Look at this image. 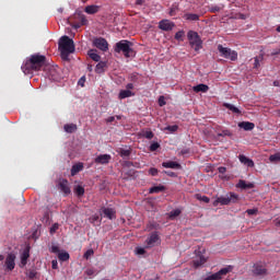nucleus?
Returning a JSON list of instances; mask_svg holds the SVG:
<instances>
[{
  "mask_svg": "<svg viewBox=\"0 0 280 280\" xmlns=\"http://www.w3.org/2000/svg\"><path fill=\"white\" fill-rule=\"evenodd\" d=\"M36 275H37L36 270H30L28 271V279H36Z\"/></svg>",
  "mask_w": 280,
  "mask_h": 280,
  "instance_id": "obj_51",
  "label": "nucleus"
},
{
  "mask_svg": "<svg viewBox=\"0 0 280 280\" xmlns=\"http://www.w3.org/2000/svg\"><path fill=\"white\" fill-rule=\"evenodd\" d=\"M119 154L121 159H128L132 154V151L130 149H120Z\"/></svg>",
  "mask_w": 280,
  "mask_h": 280,
  "instance_id": "obj_34",
  "label": "nucleus"
},
{
  "mask_svg": "<svg viewBox=\"0 0 280 280\" xmlns=\"http://www.w3.org/2000/svg\"><path fill=\"white\" fill-rule=\"evenodd\" d=\"M149 174H151V176H156V174H159V170L155 167H152L149 170Z\"/></svg>",
  "mask_w": 280,
  "mask_h": 280,
  "instance_id": "obj_54",
  "label": "nucleus"
},
{
  "mask_svg": "<svg viewBox=\"0 0 280 280\" xmlns=\"http://www.w3.org/2000/svg\"><path fill=\"white\" fill-rule=\"evenodd\" d=\"M232 270H233V267H231V266L224 267L221 270H219L218 272L206 277L203 280H222L223 277H226L229 275V272H231Z\"/></svg>",
  "mask_w": 280,
  "mask_h": 280,
  "instance_id": "obj_7",
  "label": "nucleus"
},
{
  "mask_svg": "<svg viewBox=\"0 0 280 280\" xmlns=\"http://www.w3.org/2000/svg\"><path fill=\"white\" fill-rule=\"evenodd\" d=\"M197 200H201L202 202L209 203L210 199L207 196L196 195Z\"/></svg>",
  "mask_w": 280,
  "mask_h": 280,
  "instance_id": "obj_48",
  "label": "nucleus"
},
{
  "mask_svg": "<svg viewBox=\"0 0 280 280\" xmlns=\"http://www.w3.org/2000/svg\"><path fill=\"white\" fill-rule=\"evenodd\" d=\"M271 56H280V48L277 49V50H273V51L271 52Z\"/></svg>",
  "mask_w": 280,
  "mask_h": 280,
  "instance_id": "obj_64",
  "label": "nucleus"
},
{
  "mask_svg": "<svg viewBox=\"0 0 280 280\" xmlns=\"http://www.w3.org/2000/svg\"><path fill=\"white\" fill-rule=\"evenodd\" d=\"M110 159H113L110 154H101L95 158L94 163L97 165H108V163H110Z\"/></svg>",
  "mask_w": 280,
  "mask_h": 280,
  "instance_id": "obj_11",
  "label": "nucleus"
},
{
  "mask_svg": "<svg viewBox=\"0 0 280 280\" xmlns=\"http://www.w3.org/2000/svg\"><path fill=\"white\" fill-rule=\"evenodd\" d=\"M183 36H185V31H178V32L175 34V40L183 42Z\"/></svg>",
  "mask_w": 280,
  "mask_h": 280,
  "instance_id": "obj_44",
  "label": "nucleus"
},
{
  "mask_svg": "<svg viewBox=\"0 0 280 280\" xmlns=\"http://www.w3.org/2000/svg\"><path fill=\"white\" fill-rule=\"evenodd\" d=\"M221 10H222V7H220V5L209 7V12H211L212 14H215L217 12H220Z\"/></svg>",
  "mask_w": 280,
  "mask_h": 280,
  "instance_id": "obj_42",
  "label": "nucleus"
},
{
  "mask_svg": "<svg viewBox=\"0 0 280 280\" xmlns=\"http://www.w3.org/2000/svg\"><path fill=\"white\" fill-rule=\"evenodd\" d=\"M261 60H264V55H260L259 57H255L254 69H259L261 67V65L259 63Z\"/></svg>",
  "mask_w": 280,
  "mask_h": 280,
  "instance_id": "obj_37",
  "label": "nucleus"
},
{
  "mask_svg": "<svg viewBox=\"0 0 280 280\" xmlns=\"http://www.w3.org/2000/svg\"><path fill=\"white\" fill-rule=\"evenodd\" d=\"M104 69H106V61H100L95 67V72L104 73Z\"/></svg>",
  "mask_w": 280,
  "mask_h": 280,
  "instance_id": "obj_32",
  "label": "nucleus"
},
{
  "mask_svg": "<svg viewBox=\"0 0 280 280\" xmlns=\"http://www.w3.org/2000/svg\"><path fill=\"white\" fill-rule=\"evenodd\" d=\"M194 268H200V266H205L207 264V258L205 256H200L199 258L192 260Z\"/></svg>",
  "mask_w": 280,
  "mask_h": 280,
  "instance_id": "obj_28",
  "label": "nucleus"
},
{
  "mask_svg": "<svg viewBox=\"0 0 280 280\" xmlns=\"http://www.w3.org/2000/svg\"><path fill=\"white\" fill-rule=\"evenodd\" d=\"M113 121H115V116H110L106 119L107 124H113Z\"/></svg>",
  "mask_w": 280,
  "mask_h": 280,
  "instance_id": "obj_62",
  "label": "nucleus"
},
{
  "mask_svg": "<svg viewBox=\"0 0 280 280\" xmlns=\"http://www.w3.org/2000/svg\"><path fill=\"white\" fill-rule=\"evenodd\" d=\"M218 170H219V174H226V167L220 166Z\"/></svg>",
  "mask_w": 280,
  "mask_h": 280,
  "instance_id": "obj_59",
  "label": "nucleus"
},
{
  "mask_svg": "<svg viewBox=\"0 0 280 280\" xmlns=\"http://www.w3.org/2000/svg\"><path fill=\"white\" fill-rule=\"evenodd\" d=\"M187 38L189 40V45L195 51H200L202 49V38L196 31H188Z\"/></svg>",
  "mask_w": 280,
  "mask_h": 280,
  "instance_id": "obj_4",
  "label": "nucleus"
},
{
  "mask_svg": "<svg viewBox=\"0 0 280 280\" xmlns=\"http://www.w3.org/2000/svg\"><path fill=\"white\" fill-rule=\"evenodd\" d=\"M3 266H4L5 272H12V270H14V268H16V254L9 253L7 255Z\"/></svg>",
  "mask_w": 280,
  "mask_h": 280,
  "instance_id": "obj_6",
  "label": "nucleus"
},
{
  "mask_svg": "<svg viewBox=\"0 0 280 280\" xmlns=\"http://www.w3.org/2000/svg\"><path fill=\"white\" fill-rule=\"evenodd\" d=\"M158 242H159V234L156 233H152L150 237L147 240V244L149 248H152V246H154V244H156Z\"/></svg>",
  "mask_w": 280,
  "mask_h": 280,
  "instance_id": "obj_22",
  "label": "nucleus"
},
{
  "mask_svg": "<svg viewBox=\"0 0 280 280\" xmlns=\"http://www.w3.org/2000/svg\"><path fill=\"white\" fill-rule=\"evenodd\" d=\"M74 19L80 23L82 26L89 25V20L86 19V15L82 13V11H75Z\"/></svg>",
  "mask_w": 280,
  "mask_h": 280,
  "instance_id": "obj_14",
  "label": "nucleus"
},
{
  "mask_svg": "<svg viewBox=\"0 0 280 280\" xmlns=\"http://www.w3.org/2000/svg\"><path fill=\"white\" fill-rule=\"evenodd\" d=\"M167 130H171V132H176V130H178V126L174 125V126H168Z\"/></svg>",
  "mask_w": 280,
  "mask_h": 280,
  "instance_id": "obj_58",
  "label": "nucleus"
},
{
  "mask_svg": "<svg viewBox=\"0 0 280 280\" xmlns=\"http://www.w3.org/2000/svg\"><path fill=\"white\" fill-rule=\"evenodd\" d=\"M238 128H242L243 130L250 131L255 130V125L250 121H242L238 122Z\"/></svg>",
  "mask_w": 280,
  "mask_h": 280,
  "instance_id": "obj_21",
  "label": "nucleus"
},
{
  "mask_svg": "<svg viewBox=\"0 0 280 280\" xmlns=\"http://www.w3.org/2000/svg\"><path fill=\"white\" fill-rule=\"evenodd\" d=\"M184 19L186 21H200V15H198L196 13H186V14H184Z\"/></svg>",
  "mask_w": 280,
  "mask_h": 280,
  "instance_id": "obj_30",
  "label": "nucleus"
},
{
  "mask_svg": "<svg viewBox=\"0 0 280 280\" xmlns=\"http://www.w3.org/2000/svg\"><path fill=\"white\" fill-rule=\"evenodd\" d=\"M114 51H116V54H124L125 58H132V56H135V49H132V42H129L127 39H121L120 42L116 43Z\"/></svg>",
  "mask_w": 280,
  "mask_h": 280,
  "instance_id": "obj_3",
  "label": "nucleus"
},
{
  "mask_svg": "<svg viewBox=\"0 0 280 280\" xmlns=\"http://www.w3.org/2000/svg\"><path fill=\"white\" fill-rule=\"evenodd\" d=\"M59 261H69V253L63 252L58 254Z\"/></svg>",
  "mask_w": 280,
  "mask_h": 280,
  "instance_id": "obj_38",
  "label": "nucleus"
},
{
  "mask_svg": "<svg viewBox=\"0 0 280 280\" xmlns=\"http://www.w3.org/2000/svg\"><path fill=\"white\" fill-rule=\"evenodd\" d=\"M30 259V249H24L21 254L20 268H25L27 266V260Z\"/></svg>",
  "mask_w": 280,
  "mask_h": 280,
  "instance_id": "obj_16",
  "label": "nucleus"
},
{
  "mask_svg": "<svg viewBox=\"0 0 280 280\" xmlns=\"http://www.w3.org/2000/svg\"><path fill=\"white\" fill-rule=\"evenodd\" d=\"M102 212L104 213L105 218H108V220H115L117 213L113 208H103Z\"/></svg>",
  "mask_w": 280,
  "mask_h": 280,
  "instance_id": "obj_17",
  "label": "nucleus"
},
{
  "mask_svg": "<svg viewBox=\"0 0 280 280\" xmlns=\"http://www.w3.org/2000/svg\"><path fill=\"white\" fill-rule=\"evenodd\" d=\"M162 167L170 168V170H180V164L178 162L168 161V162H163Z\"/></svg>",
  "mask_w": 280,
  "mask_h": 280,
  "instance_id": "obj_19",
  "label": "nucleus"
},
{
  "mask_svg": "<svg viewBox=\"0 0 280 280\" xmlns=\"http://www.w3.org/2000/svg\"><path fill=\"white\" fill-rule=\"evenodd\" d=\"M84 12L86 14H97V12H100V5H97V4L86 5L84 8Z\"/></svg>",
  "mask_w": 280,
  "mask_h": 280,
  "instance_id": "obj_20",
  "label": "nucleus"
},
{
  "mask_svg": "<svg viewBox=\"0 0 280 280\" xmlns=\"http://www.w3.org/2000/svg\"><path fill=\"white\" fill-rule=\"evenodd\" d=\"M88 55L92 60H94V62H100L102 60V57L97 55L96 49H90Z\"/></svg>",
  "mask_w": 280,
  "mask_h": 280,
  "instance_id": "obj_23",
  "label": "nucleus"
},
{
  "mask_svg": "<svg viewBox=\"0 0 280 280\" xmlns=\"http://www.w3.org/2000/svg\"><path fill=\"white\" fill-rule=\"evenodd\" d=\"M142 137H144V139H154V132H152V131H143L142 132Z\"/></svg>",
  "mask_w": 280,
  "mask_h": 280,
  "instance_id": "obj_45",
  "label": "nucleus"
},
{
  "mask_svg": "<svg viewBox=\"0 0 280 280\" xmlns=\"http://www.w3.org/2000/svg\"><path fill=\"white\" fill-rule=\"evenodd\" d=\"M126 89H127V91H132V89H135V84L128 83V84L126 85Z\"/></svg>",
  "mask_w": 280,
  "mask_h": 280,
  "instance_id": "obj_61",
  "label": "nucleus"
},
{
  "mask_svg": "<svg viewBox=\"0 0 280 280\" xmlns=\"http://www.w3.org/2000/svg\"><path fill=\"white\" fill-rule=\"evenodd\" d=\"M59 51L62 60H69V55L75 51L73 39L65 35L59 39Z\"/></svg>",
  "mask_w": 280,
  "mask_h": 280,
  "instance_id": "obj_2",
  "label": "nucleus"
},
{
  "mask_svg": "<svg viewBox=\"0 0 280 280\" xmlns=\"http://www.w3.org/2000/svg\"><path fill=\"white\" fill-rule=\"evenodd\" d=\"M63 129L66 130V132L71 135V133L75 132V130H78V125H75V124H68V125L63 126Z\"/></svg>",
  "mask_w": 280,
  "mask_h": 280,
  "instance_id": "obj_31",
  "label": "nucleus"
},
{
  "mask_svg": "<svg viewBox=\"0 0 280 280\" xmlns=\"http://www.w3.org/2000/svg\"><path fill=\"white\" fill-rule=\"evenodd\" d=\"M218 51L222 58H225L226 60H232V62H235L237 60V51L232 50L229 47H224L222 45H218Z\"/></svg>",
  "mask_w": 280,
  "mask_h": 280,
  "instance_id": "obj_5",
  "label": "nucleus"
},
{
  "mask_svg": "<svg viewBox=\"0 0 280 280\" xmlns=\"http://www.w3.org/2000/svg\"><path fill=\"white\" fill-rule=\"evenodd\" d=\"M161 191H165V186H153L150 188L149 194H161Z\"/></svg>",
  "mask_w": 280,
  "mask_h": 280,
  "instance_id": "obj_33",
  "label": "nucleus"
},
{
  "mask_svg": "<svg viewBox=\"0 0 280 280\" xmlns=\"http://www.w3.org/2000/svg\"><path fill=\"white\" fill-rule=\"evenodd\" d=\"M59 229L58 223L52 224V226L50 228V235H54V233H56V231Z\"/></svg>",
  "mask_w": 280,
  "mask_h": 280,
  "instance_id": "obj_50",
  "label": "nucleus"
},
{
  "mask_svg": "<svg viewBox=\"0 0 280 280\" xmlns=\"http://www.w3.org/2000/svg\"><path fill=\"white\" fill-rule=\"evenodd\" d=\"M238 161L243 163V165H246L247 167H255V162L246 158V155H238Z\"/></svg>",
  "mask_w": 280,
  "mask_h": 280,
  "instance_id": "obj_18",
  "label": "nucleus"
},
{
  "mask_svg": "<svg viewBox=\"0 0 280 280\" xmlns=\"http://www.w3.org/2000/svg\"><path fill=\"white\" fill-rule=\"evenodd\" d=\"M59 189L65 194V196H69L71 194V187H69V180L67 179H61L59 182Z\"/></svg>",
  "mask_w": 280,
  "mask_h": 280,
  "instance_id": "obj_13",
  "label": "nucleus"
},
{
  "mask_svg": "<svg viewBox=\"0 0 280 280\" xmlns=\"http://www.w3.org/2000/svg\"><path fill=\"white\" fill-rule=\"evenodd\" d=\"M47 75L50 80H58V78H60V71L58 70V67L48 66Z\"/></svg>",
  "mask_w": 280,
  "mask_h": 280,
  "instance_id": "obj_12",
  "label": "nucleus"
},
{
  "mask_svg": "<svg viewBox=\"0 0 280 280\" xmlns=\"http://www.w3.org/2000/svg\"><path fill=\"white\" fill-rule=\"evenodd\" d=\"M246 213H247V215H257V213H259V210L257 208L247 209Z\"/></svg>",
  "mask_w": 280,
  "mask_h": 280,
  "instance_id": "obj_49",
  "label": "nucleus"
},
{
  "mask_svg": "<svg viewBox=\"0 0 280 280\" xmlns=\"http://www.w3.org/2000/svg\"><path fill=\"white\" fill-rule=\"evenodd\" d=\"M223 106H224V108H228V110H231L235 115H242V110H240V108L235 107L231 103H224Z\"/></svg>",
  "mask_w": 280,
  "mask_h": 280,
  "instance_id": "obj_27",
  "label": "nucleus"
},
{
  "mask_svg": "<svg viewBox=\"0 0 280 280\" xmlns=\"http://www.w3.org/2000/svg\"><path fill=\"white\" fill-rule=\"evenodd\" d=\"M253 272L256 277H264L268 270L262 265H254Z\"/></svg>",
  "mask_w": 280,
  "mask_h": 280,
  "instance_id": "obj_15",
  "label": "nucleus"
},
{
  "mask_svg": "<svg viewBox=\"0 0 280 280\" xmlns=\"http://www.w3.org/2000/svg\"><path fill=\"white\" fill-rule=\"evenodd\" d=\"M51 268H52V270H58V260L51 261Z\"/></svg>",
  "mask_w": 280,
  "mask_h": 280,
  "instance_id": "obj_57",
  "label": "nucleus"
},
{
  "mask_svg": "<svg viewBox=\"0 0 280 280\" xmlns=\"http://www.w3.org/2000/svg\"><path fill=\"white\" fill-rule=\"evenodd\" d=\"M45 67H47V57L45 55L34 54L25 60L21 69L25 75H32L34 71H43Z\"/></svg>",
  "mask_w": 280,
  "mask_h": 280,
  "instance_id": "obj_1",
  "label": "nucleus"
},
{
  "mask_svg": "<svg viewBox=\"0 0 280 280\" xmlns=\"http://www.w3.org/2000/svg\"><path fill=\"white\" fill-rule=\"evenodd\" d=\"M158 102H159V106H165V104H167L165 102V96H160Z\"/></svg>",
  "mask_w": 280,
  "mask_h": 280,
  "instance_id": "obj_52",
  "label": "nucleus"
},
{
  "mask_svg": "<svg viewBox=\"0 0 280 280\" xmlns=\"http://www.w3.org/2000/svg\"><path fill=\"white\" fill-rule=\"evenodd\" d=\"M93 255H95V252L93 250V248L91 249H88L84 255H83V258L84 259H91V257H93Z\"/></svg>",
  "mask_w": 280,
  "mask_h": 280,
  "instance_id": "obj_41",
  "label": "nucleus"
},
{
  "mask_svg": "<svg viewBox=\"0 0 280 280\" xmlns=\"http://www.w3.org/2000/svg\"><path fill=\"white\" fill-rule=\"evenodd\" d=\"M86 82V78L85 77H82L80 80H79V82H78V84H79V86H84V83Z\"/></svg>",
  "mask_w": 280,
  "mask_h": 280,
  "instance_id": "obj_56",
  "label": "nucleus"
},
{
  "mask_svg": "<svg viewBox=\"0 0 280 280\" xmlns=\"http://www.w3.org/2000/svg\"><path fill=\"white\" fill-rule=\"evenodd\" d=\"M182 211L180 209H175V210H172L170 213H168V218L171 220H174V218H178V215H180Z\"/></svg>",
  "mask_w": 280,
  "mask_h": 280,
  "instance_id": "obj_36",
  "label": "nucleus"
},
{
  "mask_svg": "<svg viewBox=\"0 0 280 280\" xmlns=\"http://www.w3.org/2000/svg\"><path fill=\"white\" fill-rule=\"evenodd\" d=\"M93 47L101 51H108V42L104 37H96L92 42Z\"/></svg>",
  "mask_w": 280,
  "mask_h": 280,
  "instance_id": "obj_9",
  "label": "nucleus"
},
{
  "mask_svg": "<svg viewBox=\"0 0 280 280\" xmlns=\"http://www.w3.org/2000/svg\"><path fill=\"white\" fill-rule=\"evenodd\" d=\"M82 170H84V164H82V163L72 165L71 176H75V174H79V172H82Z\"/></svg>",
  "mask_w": 280,
  "mask_h": 280,
  "instance_id": "obj_25",
  "label": "nucleus"
},
{
  "mask_svg": "<svg viewBox=\"0 0 280 280\" xmlns=\"http://www.w3.org/2000/svg\"><path fill=\"white\" fill-rule=\"evenodd\" d=\"M50 250H51V253H55V254L59 253L60 254V247H58L56 245H52Z\"/></svg>",
  "mask_w": 280,
  "mask_h": 280,
  "instance_id": "obj_55",
  "label": "nucleus"
},
{
  "mask_svg": "<svg viewBox=\"0 0 280 280\" xmlns=\"http://www.w3.org/2000/svg\"><path fill=\"white\" fill-rule=\"evenodd\" d=\"M85 272H86V275H88L89 277H91L92 275L95 273V271H94L93 269H88Z\"/></svg>",
  "mask_w": 280,
  "mask_h": 280,
  "instance_id": "obj_63",
  "label": "nucleus"
},
{
  "mask_svg": "<svg viewBox=\"0 0 280 280\" xmlns=\"http://www.w3.org/2000/svg\"><path fill=\"white\" fill-rule=\"evenodd\" d=\"M236 187H238L240 189H253V187H255V185L253 183L246 184V180L241 179L238 182V184L236 185Z\"/></svg>",
  "mask_w": 280,
  "mask_h": 280,
  "instance_id": "obj_26",
  "label": "nucleus"
},
{
  "mask_svg": "<svg viewBox=\"0 0 280 280\" xmlns=\"http://www.w3.org/2000/svg\"><path fill=\"white\" fill-rule=\"evenodd\" d=\"M192 91H195V93H207V91H209V85L201 83L194 86Z\"/></svg>",
  "mask_w": 280,
  "mask_h": 280,
  "instance_id": "obj_24",
  "label": "nucleus"
},
{
  "mask_svg": "<svg viewBox=\"0 0 280 280\" xmlns=\"http://www.w3.org/2000/svg\"><path fill=\"white\" fill-rule=\"evenodd\" d=\"M137 254L138 255H145V249L140 247V248L137 249Z\"/></svg>",
  "mask_w": 280,
  "mask_h": 280,
  "instance_id": "obj_60",
  "label": "nucleus"
},
{
  "mask_svg": "<svg viewBox=\"0 0 280 280\" xmlns=\"http://www.w3.org/2000/svg\"><path fill=\"white\" fill-rule=\"evenodd\" d=\"M240 200V197L235 195L234 192H230L229 195L221 196L217 199V202L220 205H231L237 202Z\"/></svg>",
  "mask_w": 280,
  "mask_h": 280,
  "instance_id": "obj_8",
  "label": "nucleus"
},
{
  "mask_svg": "<svg viewBox=\"0 0 280 280\" xmlns=\"http://www.w3.org/2000/svg\"><path fill=\"white\" fill-rule=\"evenodd\" d=\"M74 194H75L77 196H79V198H81V196H84V187H82V186H77V187L74 188Z\"/></svg>",
  "mask_w": 280,
  "mask_h": 280,
  "instance_id": "obj_39",
  "label": "nucleus"
},
{
  "mask_svg": "<svg viewBox=\"0 0 280 280\" xmlns=\"http://www.w3.org/2000/svg\"><path fill=\"white\" fill-rule=\"evenodd\" d=\"M177 13H178V4H172L168 11L170 16H176Z\"/></svg>",
  "mask_w": 280,
  "mask_h": 280,
  "instance_id": "obj_35",
  "label": "nucleus"
},
{
  "mask_svg": "<svg viewBox=\"0 0 280 280\" xmlns=\"http://www.w3.org/2000/svg\"><path fill=\"white\" fill-rule=\"evenodd\" d=\"M164 174H166V176H170L171 178H176V173L172 172V171H164Z\"/></svg>",
  "mask_w": 280,
  "mask_h": 280,
  "instance_id": "obj_53",
  "label": "nucleus"
},
{
  "mask_svg": "<svg viewBox=\"0 0 280 280\" xmlns=\"http://www.w3.org/2000/svg\"><path fill=\"white\" fill-rule=\"evenodd\" d=\"M135 93L130 90H121L118 94L119 100H126V97H132Z\"/></svg>",
  "mask_w": 280,
  "mask_h": 280,
  "instance_id": "obj_29",
  "label": "nucleus"
},
{
  "mask_svg": "<svg viewBox=\"0 0 280 280\" xmlns=\"http://www.w3.org/2000/svg\"><path fill=\"white\" fill-rule=\"evenodd\" d=\"M269 161H270L271 163H277V162H279V161H280V152L270 155V156H269Z\"/></svg>",
  "mask_w": 280,
  "mask_h": 280,
  "instance_id": "obj_40",
  "label": "nucleus"
},
{
  "mask_svg": "<svg viewBox=\"0 0 280 280\" xmlns=\"http://www.w3.org/2000/svg\"><path fill=\"white\" fill-rule=\"evenodd\" d=\"M159 226H160L159 223L150 222L147 228L149 229V231H154V230L159 229Z\"/></svg>",
  "mask_w": 280,
  "mask_h": 280,
  "instance_id": "obj_46",
  "label": "nucleus"
},
{
  "mask_svg": "<svg viewBox=\"0 0 280 280\" xmlns=\"http://www.w3.org/2000/svg\"><path fill=\"white\" fill-rule=\"evenodd\" d=\"M159 148H161V144H159V142H153V143H151L149 150H150L151 152H156V150H158Z\"/></svg>",
  "mask_w": 280,
  "mask_h": 280,
  "instance_id": "obj_47",
  "label": "nucleus"
},
{
  "mask_svg": "<svg viewBox=\"0 0 280 280\" xmlns=\"http://www.w3.org/2000/svg\"><path fill=\"white\" fill-rule=\"evenodd\" d=\"M218 137H233V132H231V130L224 129L221 133H218Z\"/></svg>",
  "mask_w": 280,
  "mask_h": 280,
  "instance_id": "obj_43",
  "label": "nucleus"
},
{
  "mask_svg": "<svg viewBox=\"0 0 280 280\" xmlns=\"http://www.w3.org/2000/svg\"><path fill=\"white\" fill-rule=\"evenodd\" d=\"M176 27V24L170 20H162L159 22V30L162 32H172Z\"/></svg>",
  "mask_w": 280,
  "mask_h": 280,
  "instance_id": "obj_10",
  "label": "nucleus"
}]
</instances>
